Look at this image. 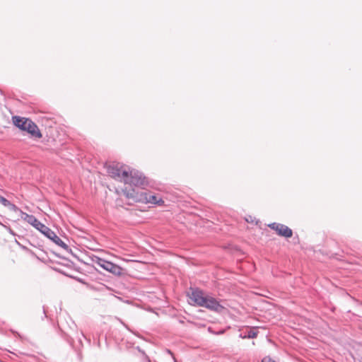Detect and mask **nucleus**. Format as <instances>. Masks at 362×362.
<instances>
[{
    "label": "nucleus",
    "mask_w": 362,
    "mask_h": 362,
    "mask_svg": "<svg viewBox=\"0 0 362 362\" xmlns=\"http://www.w3.org/2000/svg\"><path fill=\"white\" fill-rule=\"evenodd\" d=\"M14 124L23 131H26L33 137L40 139L42 137L37 126L30 119H25L18 116L13 117Z\"/></svg>",
    "instance_id": "obj_1"
},
{
    "label": "nucleus",
    "mask_w": 362,
    "mask_h": 362,
    "mask_svg": "<svg viewBox=\"0 0 362 362\" xmlns=\"http://www.w3.org/2000/svg\"><path fill=\"white\" fill-rule=\"evenodd\" d=\"M92 262L98 267L103 268L104 270L115 275V276H121L123 273V269L111 262L107 261L103 258H100L98 256L93 255L91 257Z\"/></svg>",
    "instance_id": "obj_2"
},
{
    "label": "nucleus",
    "mask_w": 362,
    "mask_h": 362,
    "mask_svg": "<svg viewBox=\"0 0 362 362\" xmlns=\"http://www.w3.org/2000/svg\"><path fill=\"white\" fill-rule=\"evenodd\" d=\"M124 182L130 185L140 187L144 188L147 185V180L144 175L135 170H131L128 172V177L125 178Z\"/></svg>",
    "instance_id": "obj_3"
},
{
    "label": "nucleus",
    "mask_w": 362,
    "mask_h": 362,
    "mask_svg": "<svg viewBox=\"0 0 362 362\" xmlns=\"http://www.w3.org/2000/svg\"><path fill=\"white\" fill-rule=\"evenodd\" d=\"M21 219L32 225L34 228L47 236L51 229L37 220L33 215L21 212Z\"/></svg>",
    "instance_id": "obj_4"
},
{
    "label": "nucleus",
    "mask_w": 362,
    "mask_h": 362,
    "mask_svg": "<svg viewBox=\"0 0 362 362\" xmlns=\"http://www.w3.org/2000/svg\"><path fill=\"white\" fill-rule=\"evenodd\" d=\"M128 172L129 170L119 163L112 164L107 168V173L112 177L123 182L128 177Z\"/></svg>",
    "instance_id": "obj_5"
},
{
    "label": "nucleus",
    "mask_w": 362,
    "mask_h": 362,
    "mask_svg": "<svg viewBox=\"0 0 362 362\" xmlns=\"http://www.w3.org/2000/svg\"><path fill=\"white\" fill-rule=\"evenodd\" d=\"M189 303L191 305L202 307L206 296H204L203 291L199 288H190V292L187 293Z\"/></svg>",
    "instance_id": "obj_6"
},
{
    "label": "nucleus",
    "mask_w": 362,
    "mask_h": 362,
    "mask_svg": "<svg viewBox=\"0 0 362 362\" xmlns=\"http://www.w3.org/2000/svg\"><path fill=\"white\" fill-rule=\"evenodd\" d=\"M268 226L275 230L276 233L284 238H291L293 235L292 230L288 226L279 223H272L268 225Z\"/></svg>",
    "instance_id": "obj_7"
},
{
    "label": "nucleus",
    "mask_w": 362,
    "mask_h": 362,
    "mask_svg": "<svg viewBox=\"0 0 362 362\" xmlns=\"http://www.w3.org/2000/svg\"><path fill=\"white\" fill-rule=\"evenodd\" d=\"M140 200L145 203L157 204L158 206H163L164 204V201L160 197L149 192H142L141 194Z\"/></svg>",
    "instance_id": "obj_8"
},
{
    "label": "nucleus",
    "mask_w": 362,
    "mask_h": 362,
    "mask_svg": "<svg viewBox=\"0 0 362 362\" xmlns=\"http://www.w3.org/2000/svg\"><path fill=\"white\" fill-rule=\"evenodd\" d=\"M202 307L214 311H219L223 308V306L216 298L209 296H206L205 302Z\"/></svg>",
    "instance_id": "obj_9"
},
{
    "label": "nucleus",
    "mask_w": 362,
    "mask_h": 362,
    "mask_svg": "<svg viewBox=\"0 0 362 362\" xmlns=\"http://www.w3.org/2000/svg\"><path fill=\"white\" fill-rule=\"evenodd\" d=\"M46 237L62 248L64 250H67L69 248V246L62 241L53 230H51Z\"/></svg>",
    "instance_id": "obj_10"
},
{
    "label": "nucleus",
    "mask_w": 362,
    "mask_h": 362,
    "mask_svg": "<svg viewBox=\"0 0 362 362\" xmlns=\"http://www.w3.org/2000/svg\"><path fill=\"white\" fill-rule=\"evenodd\" d=\"M258 332L256 331V328L247 329L245 332H241L239 334V337L241 339H254L257 337Z\"/></svg>",
    "instance_id": "obj_11"
},
{
    "label": "nucleus",
    "mask_w": 362,
    "mask_h": 362,
    "mask_svg": "<svg viewBox=\"0 0 362 362\" xmlns=\"http://www.w3.org/2000/svg\"><path fill=\"white\" fill-rule=\"evenodd\" d=\"M7 207L9 208V209L13 211L19 212L21 215V212H23L16 205L12 204L11 202H10V205L8 206Z\"/></svg>",
    "instance_id": "obj_12"
},
{
    "label": "nucleus",
    "mask_w": 362,
    "mask_h": 362,
    "mask_svg": "<svg viewBox=\"0 0 362 362\" xmlns=\"http://www.w3.org/2000/svg\"><path fill=\"white\" fill-rule=\"evenodd\" d=\"M0 203L4 206H8L10 205V201H8V199H6L5 197H1V199H0Z\"/></svg>",
    "instance_id": "obj_13"
},
{
    "label": "nucleus",
    "mask_w": 362,
    "mask_h": 362,
    "mask_svg": "<svg viewBox=\"0 0 362 362\" xmlns=\"http://www.w3.org/2000/svg\"><path fill=\"white\" fill-rule=\"evenodd\" d=\"M209 331L210 332H211V333L214 334H223V333H224V332H225L223 329H221V330H220V331H218V332H213V331L211 330V328H210V327L209 328Z\"/></svg>",
    "instance_id": "obj_14"
},
{
    "label": "nucleus",
    "mask_w": 362,
    "mask_h": 362,
    "mask_svg": "<svg viewBox=\"0 0 362 362\" xmlns=\"http://www.w3.org/2000/svg\"><path fill=\"white\" fill-rule=\"evenodd\" d=\"M262 362H275L274 361L272 360L269 358H264L262 359Z\"/></svg>",
    "instance_id": "obj_15"
},
{
    "label": "nucleus",
    "mask_w": 362,
    "mask_h": 362,
    "mask_svg": "<svg viewBox=\"0 0 362 362\" xmlns=\"http://www.w3.org/2000/svg\"><path fill=\"white\" fill-rule=\"evenodd\" d=\"M119 259L124 261V262H129L130 260L127 259H124V258H121V257H119Z\"/></svg>",
    "instance_id": "obj_16"
},
{
    "label": "nucleus",
    "mask_w": 362,
    "mask_h": 362,
    "mask_svg": "<svg viewBox=\"0 0 362 362\" xmlns=\"http://www.w3.org/2000/svg\"><path fill=\"white\" fill-rule=\"evenodd\" d=\"M82 336L83 337V338L86 339V336H84V334L82 333Z\"/></svg>",
    "instance_id": "obj_17"
}]
</instances>
